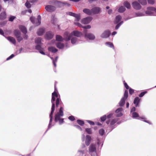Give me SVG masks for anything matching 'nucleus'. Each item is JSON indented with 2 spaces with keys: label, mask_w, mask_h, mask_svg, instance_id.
Returning a JSON list of instances; mask_svg holds the SVG:
<instances>
[{
  "label": "nucleus",
  "mask_w": 156,
  "mask_h": 156,
  "mask_svg": "<svg viewBox=\"0 0 156 156\" xmlns=\"http://www.w3.org/2000/svg\"><path fill=\"white\" fill-rule=\"evenodd\" d=\"M56 82L55 84V91L52 94V98L51 100L52 107L51 108V111L49 115L50 120L49 126L50 125H51V122L52 120L53 114L55 110V104L54 102L55 100V98H58V93L57 92V90L56 88Z\"/></svg>",
  "instance_id": "f257e3e1"
},
{
  "label": "nucleus",
  "mask_w": 156,
  "mask_h": 156,
  "mask_svg": "<svg viewBox=\"0 0 156 156\" xmlns=\"http://www.w3.org/2000/svg\"><path fill=\"white\" fill-rule=\"evenodd\" d=\"M83 33L78 30H74L69 35L67 32H65L64 33V37L65 40L68 41L70 40L73 35L77 37H80L83 35Z\"/></svg>",
  "instance_id": "f03ea898"
},
{
  "label": "nucleus",
  "mask_w": 156,
  "mask_h": 156,
  "mask_svg": "<svg viewBox=\"0 0 156 156\" xmlns=\"http://www.w3.org/2000/svg\"><path fill=\"white\" fill-rule=\"evenodd\" d=\"M63 108L62 107H61L59 112L55 114V122L58 121L60 124L63 123L64 121V119L61 118V117L62 116L64 115L63 112Z\"/></svg>",
  "instance_id": "7ed1b4c3"
},
{
  "label": "nucleus",
  "mask_w": 156,
  "mask_h": 156,
  "mask_svg": "<svg viewBox=\"0 0 156 156\" xmlns=\"http://www.w3.org/2000/svg\"><path fill=\"white\" fill-rule=\"evenodd\" d=\"M49 3L54 5L58 4V5L59 6H63L66 5L68 6H69L70 5V4L68 3H67L66 2H62L57 1H50L49 2Z\"/></svg>",
  "instance_id": "20e7f679"
},
{
  "label": "nucleus",
  "mask_w": 156,
  "mask_h": 156,
  "mask_svg": "<svg viewBox=\"0 0 156 156\" xmlns=\"http://www.w3.org/2000/svg\"><path fill=\"white\" fill-rule=\"evenodd\" d=\"M30 20L31 22L34 24L35 23L36 24V25L37 26H38L40 25L41 24V16H38V18L37 20V22L35 23V20H36L35 19L34 17H31L30 18Z\"/></svg>",
  "instance_id": "39448f33"
},
{
  "label": "nucleus",
  "mask_w": 156,
  "mask_h": 156,
  "mask_svg": "<svg viewBox=\"0 0 156 156\" xmlns=\"http://www.w3.org/2000/svg\"><path fill=\"white\" fill-rule=\"evenodd\" d=\"M96 148L95 144H92L89 146V152L90 153L96 152Z\"/></svg>",
  "instance_id": "423d86ee"
},
{
  "label": "nucleus",
  "mask_w": 156,
  "mask_h": 156,
  "mask_svg": "<svg viewBox=\"0 0 156 156\" xmlns=\"http://www.w3.org/2000/svg\"><path fill=\"white\" fill-rule=\"evenodd\" d=\"M92 19V17H88L82 19L81 22L82 23L87 24L89 23L91 21Z\"/></svg>",
  "instance_id": "0eeeda50"
},
{
  "label": "nucleus",
  "mask_w": 156,
  "mask_h": 156,
  "mask_svg": "<svg viewBox=\"0 0 156 156\" xmlns=\"http://www.w3.org/2000/svg\"><path fill=\"white\" fill-rule=\"evenodd\" d=\"M45 9L48 12H52L55 9V7L51 5H48L45 6Z\"/></svg>",
  "instance_id": "6e6552de"
},
{
  "label": "nucleus",
  "mask_w": 156,
  "mask_h": 156,
  "mask_svg": "<svg viewBox=\"0 0 156 156\" xmlns=\"http://www.w3.org/2000/svg\"><path fill=\"white\" fill-rule=\"evenodd\" d=\"M111 34V33L109 30H107L104 31L101 35V37L103 38H107Z\"/></svg>",
  "instance_id": "1a4fd4ad"
},
{
  "label": "nucleus",
  "mask_w": 156,
  "mask_h": 156,
  "mask_svg": "<svg viewBox=\"0 0 156 156\" xmlns=\"http://www.w3.org/2000/svg\"><path fill=\"white\" fill-rule=\"evenodd\" d=\"M54 36V34L51 31H48L46 33L45 35V38L47 40L52 39Z\"/></svg>",
  "instance_id": "9d476101"
},
{
  "label": "nucleus",
  "mask_w": 156,
  "mask_h": 156,
  "mask_svg": "<svg viewBox=\"0 0 156 156\" xmlns=\"http://www.w3.org/2000/svg\"><path fill=\"white\" fill-rule=\"evenodd\" d=\"M101 10L100 7H95L92 9V12L93 14H98L100 12Z\"/></svg>",
  "instance_id": "9b49d317"
},
{
  "label": "nucleus",
  "mask_w": 156,
  "mask_h": 156,
  "mask_svg": "<svg viewBox=\"0 0 156 156\" xmlns=\"http://www.w3.org/2000/svg\"><path fill=\"white\" fill-rule=\"evenodd\" d=\"M132 5L133 8L136 9H140L141 8V6L140 4L137 2H134L132 3Z\"/></svg>",
  "instance_id": "f8f14e48"
},
{
  "label": "nucleus",
  "mask_w": 156,
  "mask_h": 156,
  "mask_svg": "<svg viewBox=\"0 0 156 156\" xmlns=\"http://www.w3.org/2000/svg\"><path fill=\"white\" fill-rule=\"evenodd\" d=\"M91 140V137L90 135H87L86 136L85 144L87 146H88L90 144Z\"/></svg>",
  "instance_id": "ddd939ff"
},
{
  "label": "nucleus",
  "mask_w": 156,
  "mask_h": 156,
  "mask_svg": "<svg viewBox=\"0 0 156 156\" xmlns=\"http://www.w3.org/2000/svg\"><path fill=\"white\" fill-rule=\"evenodd\" d=\"M122 109L121 108H118L115 111V112L117 113L116 116L117 117H120L122 115Z\"/></svg>",
  "instance_id": "4468645a"
},
{
  "label": "nucleus",
  "mask_w": 156,
  "mask_h": 156,
  "mask_svg": "<svg viewBox=\"0 0 156 156\" xmlns=\"http://www.w3.org/2000/svg\"><path fill=\"white\" fill-rule=\"evenodd\" d=\"M45 32V29L43 28L39 29L37 32V34L38 36H41L43 35Z\"/></svg>",
  "instance_id": "2eb2a0df"
},
{
  "label": "nucleus",
  "mask_w": 156,
  "mask_h": 156,
  "mask_svg": "<svg viewBox=\"0 0 156 156\" xmlns=\"http://www.w3.org/2000/svg\"><path fill=\"white\" fill-rule=\"evenodd\" d=\"M19 28L21 32L24 34H26L27 32L26 28L24 26L20 25L19 27Z\"/></svg>",
  "instance_id": "dca6fc26"
},
{
  "label": "nucleus",
  "mask_w": 156,
  "mask_h": 156,
  "mask_svg": "<svg viewBox=\"0 0 156 156\" xmlns=\"http://www.w3.org/2000/svg\"><path fill=\"white\" fill-rule=\"evenodd\" d=\"M85 37H87L90 40H93L94 39L95 36L92 34L88 33L85 34Z\"/></svg>",
  "instance_id": "f3484780"
},
{
  "label": "nucleus",
  "mask_w": 156,
  "mask_h": 156,
  "mask_svg": "<svg viewBox=\"0 0 156 156\" xmlns=\"http://www.w3.org/2000/svg\"><path fill=\"white\" fill-rule=\"evenodd\" d=\"M83 12L89 15H90L92 14V9L90 10L88 9H83Z\"/></svg>",
  "instance_id": "a211bd4d"
},
{
  "label": "nucleus",
  "mask_w": 156,
  "mask_h": 156,
  "mask_svg": "<svg viewBox=\"0 0 156 156\" xmlns=\"http://www.w3.org/2000/svg\"><path fill=\"white\" fill-rule=\"evenodd\" d=\"M62 103L61 101L60 98H56V106L57 108H58L59 105H61Z\"/></svg>",
  "instance_id": "6ab92c4d"
},
{
  "label": "nucleus",
  "mask_w": 156,
  "mask_h": 156,
  "mask_svg": "<svg viewBox=\"0 0 156 156\" xmlns=\"http://www.w3.org/2000/svg\"><path fill=\"white\" fill-rule=\"evenodd\" d=\"M140 99L138 97H136L134 99L133 103L135 105V106L136 107L138 106V104L140 101Z\"/></svg>",
  "instance_id": "aec40b11"
},
{
  "label": "nucleus",
  "mask_w": 156,
  "mask_h": 156,
  "mask_svg": "<svg viewBox=\"0 0 156 156\" xmlns=\"http://www.w3.org/2000/svg\"><path fill=\"white\" fill-rule=\"evenodd\" d=\"M48 50L52 53H55L58 51V50L53 47H50L48 48Z\"/></svg>",
  "instance_id": "412c9836"
},
{
  "label": "nucleus",
  "mask_w": 156,
  "mask_h": 156,
  "mask_svg": "<svg viewBox=\"0 0 156 156\" xmlns=\"http://www.w3.org/2000/svg\"><path fill=\"white\" fill-rule=\"evenodd\" d=\"M56 47L62 49L64 47V44L63 43L61 42H58L56 44Z\"/></svg>",
  "instance_id": "4be33fe9"
},
{
  "label": "nucleus",
  "mask_w": 156,
  "mask_h": 156,
  "mask_svg": "<svg viewBox=\"0 0 156 156\" xmlns=\"http://www.w3.org/2000/svg\"><path fill=\"white\" fill-rule=\"evenodd\" d=\"M6 18V14L5 12H3L0 14V20H3Z\"/></svg>",
  "instance_id": "5701e85b"
},
{
  "label": "nucleus",
  "mask_w": 156,
  "mask_h": 156,
  "mask_svg": "<svg viewBox=\"0 0 156 156\" xmlns=\"http://www.w3.org/2000/svg\"><path fill=\"white\" fill-rule=\"evenodd\" d=\"M7 39L13 44H16V41L13 37H7Z\"/></svg>",
  "instance_id": "b1692460"
},
{
  "label": "nucleus",
  "mask_w": 156,
  "mask_h": 156,
  "mask_svg": "<svg viewBox=\"0 0 156 156\" xmlns=\"http://www.w3.org/2000/svg\"><path fill=\"white\" fill-rule=\"evenodd\" d=\"M62 37L60 35H57L56 36V40L57 41H62L63 40Z\"/></svg>",
  "instance_id": "393cba45"
},
{
  "label": "nucleus",
  "mask_w": 156,
  "mask_h": 156,
  "mask_svg": "<svg viewBox=\"0 0 156 156\" xmlns=\"http://www.w3.org/2000/svg\"><path fill=\"white\" fill-rule=\"evenodd\" d=\"M122 19V17L120 15H118L115 18V23L117 24L119 23V22Z\"/></svg>",
  "instance_id": "a878e982"
},
{
  "label": "nucleus",
  "mask_w": 156,
  "mask_h": 156,
  "mask_svg": "<svg viewBox=\"0 0 156 156\" xmlns=\"http://www.w3.org/2000/svg\"><path fill=\"white\" fill-rule=\"evenodd\" d=\"M126 100L124 98H122L119 103V106L121 107L123 106L125 103Z\"/></svg>",
  "instance_id": "bb28decb"
},
{
  "label": "nucleus",
  "mask_w": 156,
  "mask_h": 156,
  "mask_svg": "<svg viewBox=\"0 0 156 156\" xmlns=\"http://www.w3.org/2000/svg\"><path fill=\"white\" fill-rule=\"evenodd\" d=\"M14 34L16 37H17L19 36H20L21 35V33L20 32L17 30H16L14 31Z\"/></svg>",
  "instance_id": "cd10ccee"
},
{
  "label": "nucleus",
  "mask_w": 156,
  "mask_h": 156,
  "mask_svg": "<svg viewBox=\"0 0 156 156\" xmlns=\"http://www.w3.org/2000/svg\"><path fill=\"white\" fill-rule=\"evenodd\" d=\"M41 39L40 37H38L35 39V42L37 44H40L41 43Z\"/></svg>",
  "instance_id": "c85d7f7f"
},
{
  "label": "nucleus",
  "mask_w": 156,
  "mask_h": 156,
  "mask_svg": "<svg viewBox=\"0 0 156 156\" xmlns=\"http://www.w3.org/2000/svg\"><path fill=\"white\" fill-rule=\"evenodd\" d=\"M125 7L122 6L119 8L118 11L119 12H123L125 11Z\"/></svg>",
  "instance_id": "c756f323"
},
{
  "label": "nucleus",
  "mask_w": 156,
  "mask_h": 156,
  "mask_svg": "<svg viewBox=\"0 0 156 156\" xmlns=\"http://www.w3.org/2000/svg\"><path fill=\"white\" fill-rule=\"evenodd\" d=\"M138 1L143 5H145L147 4L146 0H138Z\"/></svg>",
  "instance_id": "7c9ffc66"
},
{
  "label": "nucleus",
  "mask_w": 156,
  "mask_h": 156,
  "mask_svg": "<svg viewBox=\"0 0 156 156\" xmlns=\"http://www.w3.org/2000/svg\"><path fill=\"white\" fill-rule=\"evenodd\" d=\"M71 39V42L72 44H74L76 43L77 41V39L76 37H72Z\"/></svg>",
  "instance_id": "2f4dec72"
},
{
  "label": "nucleus",
  "mask_w": 156,
  "mask_h": 156,
  "mask_svg": "<svg viewBox=\"0 0 156 156\" xmlns=\"http://www.w3.org/2000/svg\"><path fill=\"white\" fill-rule=\"evenodd\" d=\"M128 97V91L127 90H125L124 94V97L122 98H124V99L126 100Z\"/></svg>",
  "instance_id": "473e14b6"
},
{
  "label": "nucleus",
  "mask_w": 156,
  "mask_h": 156,
  "mask_svg": "<svg viewBox=\"0 0 156 156\" xmlns=\"http://www.w3.org/2000/svg\"><path fill=\"white\" fill-rule=\"evenodd\" d=\"M124 5L126 8L128 9H129L130 7V4L127 2H124Z\"/></svg>",
  "instance_id": "72a5a7b5"
},
{
  "label": "nucleus",
  "mask_w": 156,
  "mask_h": 156,
  "mask_svg": "<svg viewBox=\"0 0 156 156\" xmlns=\"http://www.w3.org/2000/svg\"><path fill=\"white\" fill-rule=\"evenodd\" d=\"M77 122L78 124L80 126H83L84 124V122L83 121L80 119L77 120Z\"/></svg>",
  "instance_id": "f704fd0d"
},
{
  "label": "nucleus",
  "mask_w": 156,
  "mask_h": 156,
  "mask_svg": "<svg viewBox=\"0 0 156 156\" xmlns=\"http://www.w3.org/2000/svg\"><path fill=\"white\" fill-rule=\"evenodd\" d=\"M85 131L88 134H91L92 133V130L91 128H86L85 129Z\"/></svg>",
  "instance_id": "c9c22d12"
},
{
  "label": "nucleus",
  "mask_w": 156,
  "mask_h": 156,
  "mask_svg": "<svg viewBox=\"0 0 156 156\" xmlns=\"http://www.w3.org/2000/svg\"><path fill=\"white\" fill-rule=\"evenodd\" d=\"M74 17L76 18V21H79L80 19V14H76Z\"/></svg>",
  "instance_id": "e433bc0d"
},
{
  "label": "nucleus",
  "mask_w": 156,
  "mask_h": 156,
  "mask_svg": "<svg viewBox=\"0 0 156 156\" xmlns=\"http://www.w3.org/2000/svg\"><path fill=\"white\" fill-rule=\"evenodd\" d=\"M105 44L108 45L111 48H114L113 44L111 42H107L105 43Z\"/></svg>",
  "instance_id": "4c0bfd02"
},
{
  "label": "nucleus",
  "mask_w": 156,
  "mask_h": 156,
  "mask_svg": "<svg viewBox=\"0 0 156 156\" xmlns=\"http://www.w3.org/2000/svg\"><path fill=\"white\" fill-rule=\"evenodd\" d=\"M99 132L101 136H103L105 133V131L104 129H102L99 130Z\"/></svg>",
  "instance_id": "58836bf2"
},
{
  "label": "nucleus",
  "mask_w": 156,
  "mask_h": 156,
  "mask_svg": "<svg viewBox=\"0 0 156 156\" xmlns=\"http://www.w3.org/2000/svg\"><path fill=\"white\" fill-rule=\"evenodd\" d=\"M35 49L37 50L40 51L42 49H43V48L41 47V46L40 45L38 44L35 46Z\"/></svg>",
  "instance_id": "ea45409f"
},
{
  "label": "nucleus",
  "mask_w": 156,
  "mask_h": 156,
  "mask_svg": "<svg viewBox=\"0 0 156 156\" xmlns=\"http://www.w3.org/2000/svg\"><path fill=\"white\" fill-rule=\"evenodd\" d=\"M147 91H144L141 92L139 95V96L140 97H143L147 93Z\"/></svg>",
  "instance_id": "a19ab883"
},
{
  "label": "nucleus",
  "mask_w": 156,
  "mask_h": 156,
  "mask_svg": "<svg viewBox=\"0 0 156 156\" xmlns=\"http://www.w3.org/2000/svg\"><path fill=\"white\" fill-rule=\"evenodd\" d=\"M139 116L138 114L136 112H133L132 113V116L133 118L138 117Z\"/></svg>",
  "instance_id": "79ce46f5"
},
{
  "label": "nucleus",
  "mask_w": 156,
  "mask_h": 156,
  "mask_svg": "<svg viewBox=\"0 0 156 156\" xmlns=\"http://www.w3.org/2000/svg\"><path fill=\"white\" fill-rule=\"evenodd\" d=\"M147 9L148 10L151 11H154L156 12V9L152 7H149L147 8Z\"/></svg>",
  "instance_id": "37998d69"
},
{
  "label": "nucleus",
  "mask_w": 156,
  "mask_h": 156,
  "mask_svg": "<svg viewBox=\"0 0 156 156\" xmlns=\"http://www.w3.org/2000/svg\"><path fill=\"white\" fill-rule=\"evenodd\" d=\"M123 23V21H122L120 23H118V24L116 26L115 29L116 30L118 29L119 27L121 26V25L122 23Z\"/></svg>",
  "instance_id": "c03bdc74"
},
{
  "label": "nucleus",
  "mask_w": 156,
  "mask_h": 156,
  "mask_svg": "<svg viewBox=\"0 0 156 156\" xmlns=\"http://www.w3.org/2000/svg\"><path fill=\"white\" fill-rule=\"evenodd\" d=\"M25 5L26 7L28 9L30 8L31 7V4L28 2H27L25 3Z\"/></svg>",
  "instance_id": "a18cd8bd"
},
{
  "label": "nucleus",
  "mask_w": 156,
  "mask_h": 156,
  "mask_svg": "<svg viewBox=\"0 0 156 156\" xmlns=\"http://www.w3.org/2000/svg\"><path fill=\"white\" fill-rule=\"evenodd\" d=\"M106 116L105 115H104L103 116L101 117V120L102 121L104 122L105 121L106 119Z\"/></svg>",
  "instance_id": "49530a36"
},
{
  "label": "nucleus",
  "mask_w": 156,
  "mask_h": 156,
  "mask_svg": "<svg viewBox=\"0 0 156 156\" xmlns=\"http://www.w3.org/2000/svg\"><path fill=\"white\" fill-rule=\"evenodd\" d=\"M117 122V120L115 119H112L110 122V125H112L115 124Z\"/></svg>",
  "instance_id": "de8ad7c7"
},
{
  "label": "nucleus",
  "mask_w": 156,
  "mask_h": 156,
  "mask_svg": "<svg viewBox=\"0 0 156 156\" xmlns=\"http://www.w3.org/2000/svg\"><path fill=\"white\" fill-rule=\"evenodd\" d=\"M69 119L71 121H73L75 120V117L73 116H69Z\"/></svg>",
  "instance_id": "09e8293b"
},
{
  "label": "nucleus",
  "mask_w": 156,
  "mask_h": 156,
  "mask_svg": "<svg viewBox=\"0 0 156 156\" xmlns=\"http://www.w3.org/2000/svg\"><path fill=\"white\" fill-rule=\"evenodd\" d=\"M83 28L86 29H90L91 28V26L89 25L85 26H83Z\"/></svg>",
  "instance_id": "8fccbe9b"
},
{
  "label": "nucleus",
  "mask_w": 156,
  "mask_h": 156,
  "mask_svg": "<svg viewBox=\"0 0 156 156\" xmlns=\"http://www.w3.org/2000/svg\"><path fill=\"white\" fill-rule=\"evenodd\" d=\"M125 87L127 89H129V86L127 85V83L125 82V81H123Z\"/></svg>",
  "instance_id": "3c124183"
},
{
  "label": "nucleus",
  "mask_w": 156,
  "mask_h": 156,
  "mask_svg": "<svg viewBox=\"0 0 156 156\" xmlns=\"http://www.w3.org/2000/svg\"><path fill=\"white\" fill-rule=\"evenodd\" d=\"M129 94H130L132 95L134 93V90L131 88H130L129 89Z\"/></svg>",
  "instance_id": "603ef678"
},
{
  "label": "nucleus",
  "mask_w": 156,
  "mask_h": 156,
  "mask_svg": "<svg viewBox=\"0 0 156 156\" xmlns=\"http://www.w3.org/2000/svg\"><path fill=\"white\" fill-rule=\"evenodd\" d=\"M18 41L19 42H20L23 40V38L20 36L16 37Z\"/></svg>",
  "instance_id": "864d4df0"
},
{
  "label": "nucleus",
  "mask_w": 156,
  "mask_h": 156,
  "mask_svg": "<svg viewBox=\"0 0 156 156\" xmlns=\"http://www.w3.org/2000/svg\"><path fill=\"white\" fill-rule=\"evenodd\" d=\"M16 17L15 16H11L9 18V21H12Z\"/></svg>",
  "instance_id": "5fc2aeb1"
},
{
  "label": "nucleus",
  "mask_w": 156,
  "mask_h": 156,
  "mask_svg": "<svg viewBox=\"0 0 156 156\" xmlns=\"http://www.w3.org/2000/svg\"><path fill=\"white\" fill-rule=\"evenodd\" d=\"M148 3L153 4L154 3V0H147Z\"/></svg>",
  "instance_id": "6e6d98bb"
},
{
  "label": "nucleus",
  "mask_w": 156,
  "mask_h": 156,
  "mask_svg": "<svg viewBox=\"0 0 156 156\" xmlns=\"http://www.w3.org/2000/svg\"><path fill=\"white\" fill-rule=\"evenodd\" d=\"M14 56V55L13 54H12L10 56L7 58L6 59L7 60H8L12 58Z\"/></svg>",
  "instance_id": "4d7b16f0"
},
{
  "label": "nucleus",
  "mask_w": 156,
  "mask_h": 156,
  "mask_svg": "<svg viewBox=\"0 0 156 156\" xmlns=\"http://www.w3.org/2000/svg\"><path fill=\"white\" fill-rule=\"evenodd\" d=\"M75 24L80 27L82 28L83 26L79 23H75Z\"/></svg>",
  "instance_id": "13d9d810"
},
{
  "label": "nucleus",
  "mask_w": 156,
  "mask_h": 156,
  "mask_svg": "<svg viewBox=\"0 0 156 156\" xmlns=\"http://www.w3.org/2000/svg\"><path fill=\"white\" fill-rule=\"evenodd\" d=\"M87 122L88 123H89L90 125H94V123L93 122H92L90 120L87 121Z\"/></svg>",
  "instance_id": "bf43d9fd"
},
{
  "label": "nucleus",
  "mask_w": 156,
  "mask_h": 156,
  "mask_svg": "<svg viewBox=\"0 0 156 156\" xmlns=\"http://www.w3.org/2000/svg\"><path fill=\"white\" fill-rule=\"evenodd\" d=\"M76 14L71 12H69V15L72 16H73L74 17L75 16V14Z\"/></svg>",
  "instance_id": "052dcab7"
},
{
  "label": "nucleus",
  "mask_w": 156,
  "mask_h": 156,
  "mask_svg": "<svg viewBox=\"0 0 156 156\" xmlns=\"http://www.w3.org/2000/svg\"><path fill=\"white\" fill-rule=\"evenodd\" d=\"M146 13L148 15H151L152 12L150 11H147L146 12Z\"/></svg>",
  "instance_id": "680f3d73"
},
{
  "label": "nucleus",
  "mask_w": 156,
  "mask_h": 156,
  "mask_svg": "<svg viewBox=\"0 0 156 156\" xmlns=\"http://www.w3.org/2000/svg\"><path fill=\"white\" fill-rule=\"evenodd\" d=\"M43 49H42L41 50L39 51V52L40 53H41V54L43 55H45V53L43 51Z\"/></svg>",
  "instance_id": "e2e57ef3"
},
{
  "label": "nucleus",
  "mask_w": 156,
  "mask_h": 156,
  "mask_svg": "<svg viewBox=\"0 0 156 156\" xmlns=\"http://www.w3.org/2000/svg\"><path fill=\"white\" fill-rule=\"evenodd\" d=\"M0 34L2 35H4L3 31L1 29H0Z\"/></svg>",
  "instance_id": "0e129e2a"
},
{
  "label": "nucleus",
  "mask_w": 156,
  "mask_h": 156,
  "mask_svg": "<svg viewBox=\"0 0 156 156\" xmlns=\"http://www.w3.org/2000/svg\"><path fill=\"white\" fill-rule=\"evenodd\" d=\"M112 114H110L107 115V118L108 119L112 117Z\"/></svg>",
  "instance_id": "69168bd1"
},
{
  "label": "nucleus",
  "mask_w": 156,
  "mask_h": 156,
  "mask_svg": "<svg viewBox=\"0 0 156 156\" xmlns=\"http://www.w3.org/2000/svg\"><path fill=\"white\" fill-rule=\"evenodd\" d=\"M75 126L77 128L80 129L81 130H82V128L80 126L78 125H75Z\"/></svg>",
  "instance_id": "338daca9"
},
{
  "label": "nucleus",
  "mask_w": 156,
  "mask_h": 156,
  "mask_svg": "<svg viewBox=\"0 0 156 156\" xmlns=\"http://www.w3.org/2000/svg\"><path fill=\"white\" fill-rule=\"evenodd\" d=\"M112 9H109L108 11V13L109 14H111L112 13Z\"/></svg>",
  "instance_id": "774afa93"
}]
</instances>
